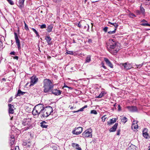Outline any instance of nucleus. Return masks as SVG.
<instances>
[{
  "instance_id": "1",
  "label": "nucleus",
  "mask_w": 150,
  "mask_h": 150,
  "mask_svg": "<svg viewBox=\"0 0 150 150\" xmlns=\"http://www.w3.org/2000/svg\"><path fill=\"white\" fill-rule=\"evenodd\" d=\"M114 39L110 40L107 43V48L108 51L112 54L116 55L120 50L118 43Z\"/></svg>"
},
{
  "instance_id": "2",
  "label": "nucleus",
  "mask_w": 150,
  "mask_h": 150,
  "mask_svg": "<svg viewBox=\"0 0 150 150\" xmlns=\"http://www.w3.org/2000/svg\"><path fill=\"white\" fill-rule=\"evenodd\" d=\"M42 110L40 112L41 117V118H44L48 116L53 112V109L52 107L48 106L44 107L42 106Z\"/></svg>"
},
{
  "instance_id": "3",
  "label": "nucleus",
  "mask_w": 150,
  "mask_h": 150,
  "mask_svg": "<svg viewBox=\"0 0 150 150\" xmlns=\"http://www.w3.org/2000/svg\"><path fill=\"white\" fill-rule=\"evenodd\" d=\"M44 86L43 87L44 88V92L47 93L51 90L53 87V84L49 79H45L43 81Z\"/></svg>"
},
{
  "instance_id": "4",
  "label": "nucleus",
  "mask_w": 150,
  "mask_h": 150,
  "mask_svg": "<svg viewBox=\"0 0 150 150\" xmlns=\"http://www.w3.org/2000/svg\"><path fill=\"white\" fill-rule=\"evenodd\" d=\"M31 119L29 118L24 119L22 121L23 125L24 126L23 128L24 130H26L32 128L31 122Z\"/></svg>"
},
{
  "instance_id": "5",
  "label": "nucleus",
  "mask_w": 150,
  "mask_h": 150,
  "mask_svg": "<svg viewBox=\"0 0 150 150\" xmlns=\"http://www.w3.org/2000/svg\"><path fill=\"white\" fill-rule=\"evenodd\" d=\"M42 106H44L42 104H39L35 106L32 111L33 114L34 115L37 116H38L40 114V115Z\"/></svg>"
},
{
  "instance_id": "6",
  "label": "nucleus",
  "mask_w": 150,
  "mask_h": 150,
  "mask_svg": "<svg viewBox=\"0 0 150 150\" xmlns=\"http://www.w3.org/2000/svg\"><path fill=\"white\" fill-rule=\"evenodd\" d=\"M92 132V129L90 128L86 130L82 134L83 137L84 138H91Z\"/></svg>"
},
{
  "instance_id": "7",
  "label": "nucleus",
  "mask_w": 150,
  "mask_h": 150,
  "mask_svg": "<svg viewBox=\"0 0 150 150\" xmlns=\"http://www.w3.org/2000/svg\"><path fill=\"white\" fill-rule=\"evenodd\" d=\"M14 38L16 41V42L17 46L18 49V50L21 49V43L20 41L18 39V37L16 33H14Z\"/></svg>"
},
{
  "instance_id": "8",
  "label": "nucleus",
  "mask_w": 150,
  "mask_h": 150,
  "mask_svg": "<svg viewBox=\"0 0 150 150\" xmlns=\"http://www.w3.org/2000/svg\"><path fill=\"white\" fill-rule=\"evenodd\" d=\"M82 128L81 127H76L72 131V133L74 134L79 135L82 132Z\"/></svg>"
},
{
  "instance_id": "9",
  "label": "nucleus",
  "mask_w": 150,
  "mask_h": 150,
  "mask_svg": "<svg viewBox=\"0 0 150 150\" xmlns=\"http://www.w3.org/2000/svg\"><path fill=\"white\" fill-rule=\"evenodd\" d=\"M30 86H33L38 82V79L36 76H33L30 78Z\"/></svg>"
},
{
  "instance_id": "10",
  "label": "nucleus",
  "mask_w": 150,
  "mask_h": 150,
  "mask_svg": "<svg viewBox=\"0 0 150 150\" xmlns=\"http://www.w3.org/2000/svg\"><path fill=\"white\" fill-rule=\"evenodd\" d=\"M131 128L134 132H137V129L138 128V125L137 122L135 121H133L131 126Z\"/></svg>"
},
{
  "instance_id": "11",
  "label": "nucleus",
  "mask_w": 150,
  "mask_h": 150,
  "mask_svg": "<svg viewBox=\"0 0 150 150\" xmlns=\"http://www.w3.org/2000/svg\"><path fill=\"white\" fill-rule=\"evenodd\" d=\"M126 108L128 109L129 111L131 112H136L137 110V108L136 106H127L126 107Z\"/></svg>"
},
{
  "instance_id": "12",
  "label": "nucleus",
  "mask_w": 150,
  "mask_h": 150,
  "mask_svg": "<svg viewBox=\"0 0 150 150\" xmlns=\"http://www.w3.org/2000/svg\"><path fill=\"white\" fill-rule=\"evenodd\" d=\"M120 65H122L124 67V69L127 70L131 69L132 67L131 65L130 64H127L126 62L125 63L121 64Z\"/></svg>"
},
{
  "instance_id": "13",
  "label": "nucleus",
  "mask_w": 150,
  "mask_h": 150,
  "mask_svg": "<svg viewBox=\"0 0 150 150\" xmlns=\"http://www.w3.org/2000/svg\"><path fill=\"white\" fill-rule=\"evenodd\" d=\"M52 94L55 96H59L61 94L62 91L59 90L57 89H53L52 90Z\"/></svg>"
},
{
  "instance_id": "14",
  "label": "nucleus",
  "mask_w": 150,
  "mask_h": 150,
  "mask_svg": "<svg viewBox=\"0 0 150 150\" xmlns=\"http://www.w3.org/2000/svg\"><path fill=\"white\" fill-rule=\"evenodd\" d=\"M9 107V114H13L14 112V106L11 104H9L8 105Z\"/></svg>"
},
{
  "instance_id": "15",
  "label": "nucleus",
  "mask_w": 150,
  "mask_h": 150,
  "mask_svg": "<svg viewBox=\"0 0 150 150\" xmlns=\"http://www.w3.org/2000/svg\"><path fill=\"white\" fill-rule=\"evenodd\" d=\"M118 125V124L117 123H115L112 128H111L109 129V131L110 132H115L117 128Z\"/></svg>"
},
{
  "instance_id": "16",
  "label": "nucleus",
  "mask_w": 150,
  "mask_h": 150,
  "mask_svg": "<svg viewBox=\"0 0 150 150\" xmlns=\"http://www.w3.org/2000/svg\"><path fill=\"white\" fill-rule=\"evenodd\" d=\"M104 60L106 62L107 65L111 68H113V65L109 61V60L107 58H105Z\"/></svg>"
},
{
  "instance_id": "17",
  "label": "nucleus",
  "mask_w": 150,
  "mask_h": 150,
  "mask_svg": "<svg viewBox=\"0 0 150 150\" xmlns=\"http://www.w3.org/2000/svg\"><path fill=\"white\" fill-rule=\"evenodd\" d=\"M141 22L143 23H141L140 24V25H141L144 26H150V24L148 23H147V21H146L145 19H143V20H142L141 21Z\"/></svg>"
},
{
  "instance_id": "18",
  "label": "nucleus",
  "mask_w": 150,
  "mask_h": 150,
  "mask_svg": "<svg viewBox=\"0 0 150 150\" xmlns=\"http://www.w3.org/2000/svg\"><path fill=\"white\" fill-rule=\"evenodd\" d=\"M25 0H19L18 6L21 9L23 7Z\"/></svg>"
},
{
  "instance_id": "19",
  "label": "nucleus",
  "mask_w": 150,
  "mask_h": 150,
  "mask_svg": "<svg viewBox=\"0 0 150 150\" xmlns=\"http://www.w3.org/2000/svg\"><path fill=\"white\" fill-rule=\"evenodd\" d=\"M117 118H113L110 120V121L107 122L108 125H110L115 122L117 120Z\"/></svg>"
},
{
  "instance_id": "20",
  "label": "nucleus",
  "mask_w": 150,
  "mask_h": 150,
  "mask_svg": "<svg viewBox=\"0 0 150 150\" xmlns=\"http://www.w3.org/2000/svg\"><path fill=\"white\" fill-rule=\"evenodd\" d=\"M147 129L146 128H145L143 131V135L144 137L146 138H147L148 137V134L147 133Z\"/></svg>"
},
{
  "instance_id": "21",
  "label": "nucleus",
  "mask_w": 150,
  "mask_h": 150,
  "mask_svg": "<svg viewBox=\"0 0 150 150\" xmlns=\"http://www.w3.org/2000/svg\"><path fill=\"white\" fill-rule=\"evenodd\" d=\"M72 146L73 147H76V149H77V150H82L81 149V148L80 147H79V145L77 144H76V143H73L72 144Z\"/></svg>"
},
{
  "instance_id": "22",
  "label": "nucleus",
  "mask_w": 150,
  "mask_h": 150,
  "mask_svg": "<svg viewBox=\"0 0 150 150\" xmlns=\"http://www.w3.org/2000/svg\"><path fill=\"white\" fill-rule=\"evenodd\" d=\"M106 93L105 91H103L100 93L98 96L96 97V98H100L103 96H104Z\"/></svg>"
},
{
  "instance_id": "23",
  "label": "nucleus",
  "mask_w": 150,
  "mask_h": 150,
  "mask_svg": "<svg viewBox=\"0 0 150 150\" xmlns=\"http://www.w3.org/2000/svg\"><path fill=\"white\" fill-rule=\"evenodd\" d=\"M46 123L45 121H43L40 123V126L43 128H47L48 126L46 125Z\"/></svg>"
},
{
  "instance_id": "24",
  "label": "nucleus",
  "mask_w": 150,
  "mask_h": 150,
  "mask_svg": "<svg viewBox=\"0 0 150 150\" xmlns=\"http://www.w3.org/2000/svg\"><path fill=\"white\" fill-rule=\"evenodd\" d=\"M45 39L46 40L48 44L49 45L51 44L50 41L51 40V38L49 36H46L45 37Z\"/></svg>"
},
{
  "instance_id": "25",
  "label": "nucleus",
  "mask_w": 150,
  "mask_h": 150,
  "mask_svg": "<svg viewBox=\"0 0 150 150\" xmlns=\"http://www.w3.org/2000/svg\"><path fill=\"white\" fill-rule=\"evenodd\" d=\"M25 93V92H22L20 89H19L16 95V97L21 96V95H23Z\"/></svg>"
},
{
  "instance_id": "26",
  "label": "nucleus",
  "mask_w": 150,
  "mask_h": 150,
  "mask_svg": "<svg viewBox=\"0 0 150 150\" xmlns=\"http://www.w3.org/2000/svg\"><path fill=\"white\" fill-rule=\"evenodd\" d=\"M121 122L123 124H125L127 121V118L125 117H122Z\"/></svg>"
},
{
  "instance_id": "27",
  "label": "nucleus",
  "mask_w": 150,
  "mask_h": 150,
  "mask_svg": "<svg viewBox=\"0 0 150 150\" xmlns=\"http://www.w3.org/2000/svg\"><path fill=\"white\" fill-rule=\"evenodd\" d=\"M53 26L52 25H48L47 27V30L48 32H50L52 31L53 28Z\"/></svg>"
},
{
  "instance_id": "28",
  "label": "nucleus",
  "mask_w": 150,
  "mask_h": 150,
  "mask_svg": "<svg viewBox=\"0 0 150 150\" xmlns=\"http://www.w3.org/2000/svg\"><path fill=\"white\" fill-rule=\"evenodd\" d=\"M128 150H136V146L132 145L130 146L128 148Z\"/></svg>"
},
{
  "instance_id": "29",
  "label": "nucleus",
  "mask_w": 150,
  "mask_h": 150,
  "mask_svg": "<svg viewBox=\"0 0 150 150\" xmlns=\"http://www.w3.org/2000/svg\"><path fill=\"white\" fill-rule=\"evenodd\" d=\"M108 23L109 24L112 25L115 27V28H116V29H117V27H118V26L117 24L115 23H112L110 21H109L108 22Z\"/></svg>"
},
{
  "instance_id": "30",
  "label": "nucleus",
  "mask_w": 150,
  "mask_h": 150,
  "mask_svg": "<svg viewBox=\"0 0 150 150\" xmlns=\"http://www.w3.org/2000/svg\"><path fill=\"white\" fill-rule=\"evenodd\" d=\"M91 60V57L90 56L88 55L86 59V62L88 63L90 62Z\"/></svg>"
},
{
  "instance_id": "31",
  "label": "nucleus",
  "mask_w": 150,
  "mask_h": 150,
  "mask_svg": "<svg viewBox=\"0 0 150 150\" xmlns=\"http://www.w3.org/2000/svg\"><path fill=\"white\" fill-rule=\"evenodd\" d=\"M15 142V139H10V145L11 146V147L14 144Z\"/></svg>"
},
{
  "instance_id": "32",
  "label": "nucleus",
  "mask_w": 150,
  "mask_h": 150,
  "mask_svg": "<svg viewBox=\"0 0 150 150\" xmlns=\"http://www.w3.org/2000/svg\"><path fill=\"white\" fill-rule=\"evenodd\" d=\"M30 28L35 33V34L37 36H39V35L38 33V32L37 31V30L35 29H34V28Z\"/></svg>"
},
{
  "instance_id": "33",
  "label": "nucleus",
  "mask_w": 150,
  "mask_h": 150,
  "mask_svg": "<svg viewBox=\"0 0 150 150\" xmlns=\"http://www.w3.org/2000/svg\"><path fill=\"white\" fill-rule=\"evenodd\" d=\"M87 107V105H86L83 107L82 108H81L79 110H78V111L80 112V111H83L84 109L86 108Z\"/></svg>"
},
{
  "instance_id": "34",
  "label": "nucleus",
  "mask_w": 150,
  "mask_h": 150,
  "mask_svg": "<svg viewBox=\"0 0 150 150\" xmlns=\"http://www.w3.org/2000/svg\"><path fill=\"white\" fill-rule=\"evenodd\" d=\"M140 12L143 14H144L145 9L143 7H142L141 6L140 7Z\"/></svg>"
},
{
  "instance_id": "35",
  "label": "nucleus",
  "mask_w": 150,
  "mask_h": 150,
  "mask_svg": "<svg viewBox=\"0 0 150 150\" xmlns=\"http://www.w3.org/2000/svg\"><path fill=\"white\" fill-rule=\"evenodd\" d=\"M117 30L116 28H115L114 30L112 31H110L108 32V33L109 34H112L115 33L116 32V30Z\"/></svg>"
},
{
  "instance_id": "36",
  "label": "nucleus",
  "mask_w": 150,
  "mask_h": 150,
  "mask_svg": "<svg viewBox=\"0 0 150 150\" xmlns=\"http://www.w3.org/2000/svg\"><path fill=\"white\" fill-rule=\"evenodd\" d=\"M9 4L11 5H13L14 4L13 1L12 0H6Z\"/></svg>"
},
{
  "instance_id": "37",
  "label": "nucleus",
  "mask_w": 150,
  "mask_h": 150,
  "mask_svg": "<svg viewBox=\"0 0 150 150\" xmlns=\"http://www.w3.org/2000/svg\"><path fill=\"white\" fill-rule=\"evenodd\" d=\"M91 114H93L95 115H96L97 114L96 111L95 110H91Z\"/></svg>"
},
{
  "instance_id": "38",
  "label": "nucleus",
  "mask_w": 150,
  "mask_h": 150,
  "mask_svg": "<svg viewBox=\"0 0 150 150\" xmlns=\"http://www.w3.org/2000/svg\"><path fill=\"white\" fill-rule=\"evenodd\" d=\"M24 24H25V29L26 30H29V29L28 28V25L26 24V23H25V22H24Z\"/></svg>"
},
{
  "instance_id": "39",
  "label": "nucleus",
  "mask_w": 150,
  "mask_h": 150,
  "mask_svg": "<svg viewBox=\"0 0 150 150\" xmlns=\"http://www.w3.org/2000/svg\"><path fill=\"white\" fill-rule=\"evenodd\" d=\"M129 16L130 17L132 18H133L134 17H136V16L135 15L132 13L129 14Z\"/></svg>"
},
{
  "instance_id": "40",
  "label": "nucleus",
  "mask_w": 150,
  "mask_h": 150,
  "mask_svg": "<svg viewBox=\"0 0 150 150\" xmlns=\"http://www.w3.org/2000/svg\"><path fill=\"white\" fill-rule=\"evenodd\" d=\"M46 26L45 24H42L41 25L40 28L41 29L45 28H46Z\"/></svg>"
},
{
  "instance_id": "41",
  "label": "nucleus",
  "mask_w": 150,
  "mask_h": 150,
  "mask_svg": "<svg viewBox=\"0 0 150 150\" xmlns=\"http://www.w3.org/2000/svg\"><path fill=\"white\" fill-rule=\"evenodd\" d=\"M31 142L29 141L28 142L27 145V147L28 148H29L31 145V144L30 143Z\"/></svg>"
},
{
  "instance_id": "42",
  "label": "nucleus",
  "mask_w": 150,
  "mask_h": 150,
  "mask_svg": "<svg viewBox=\"0 0 150 150\" xmlns=\"http://www.w3.org/2000/svg\"><path fill=\"white\" fill-rule=\"evenodd\" d=\"M143 65V63H142L141 64H136V66L137 67V68H139V67H141Z\"/></svg>"
},
{
  "instance_id": "43",
  "label": "nucleus",
  "mask_w": 150,
  "mask_h": 150,
  "mask_svg": "<svg viewBox=\"0 0 150 150\" xmlns=\"http://www.w3.org/2000/svg\"><path fill=\"white\" fill-rule=\"evenodd\" d=\"M105 116V115H103L101 118L102 119V120L103 122H104L106 120V119L107 118V117H105L104 119H103V118Z\"/></svg>"
},
{
  "instance_id": "44",
  "label": "nucleus",
  "mask_w": 150,
  "mask_h": 150,
  "mask_svg": "<svg viewBox=\"0 0 150 150\" xmlns=\"http://www.w3.org/2000/svg\"><path fill=\"white\" fill-rule=\"evenodd\" d=\"M67 53L68 54H71V55L73 54V52L72 51H68L67 52Z\"/></svg>"
},
{
  "instance_id": "45",
  "label": "nucleus",
  "mask_w": 150,
  "mask_h": 150,
  "mask_svg": "<svg viewBox=\"0 0 150 150\" xmlns=\"http://www.w3.org/2000/svg\"><path fill=\"white\" fill-rule=\"evenodd\" d=\"M108 27H105L104 28H103V30L105 32H106L107 31V30H108Z\"/></svg>"
},
{
  "instance_id": "46",
  "label": "nucleus",
  "mask_w": 150,
  "mask_h": 150,
  "mask_svg": "<svg viewBox=\"0 0 150 150\" xmlns=\"http://www.w3.org/2000/svg\"><path fill=\"white\" fill-rule=\"evenodd\" d=\"M120 129L117 130V135H120Z\"/></svg>"
},
{
  "instance_id": "47",
  "label": "nucleus",
  "mask_w": 150,
  "mask_h": 150,
  "mask_svg": "<svg viewBox=\"0 0 150 150\" xmlns=\"http://www.w3.org/2000/svg\"><path fill=\"white\" fill-rule=\"evenodd\" d=\"M10 139H14V135H12L10 136Z\"/></svg>"
},
{
  "instance_id": "48",
  "label": "nucleus",
  "mask_w": 150,
  "mask_h": 150,
  "mask_svg": "<svg viewBox=\"0 0 150 150\" xmlns=\"http://www.w3.org/2000/svg\"><path fill=\"white\" fill-rule=\"evenodd\" d=\"M102 67L104 69H106V67L105 66L104 64L103 63H102Z\"/></svg>"
},
{
  "instance_id": "49",
  "label": "nucleus",
  "mask_w": 150,
  "mask_h": 150,
  "mask_svg": "<svg viewBox=\"0 0 150 150\" xmlns=\"http://www.w3.org/2000/svg\"><path fill=\"white\" fill-rule=\"evenodd\" d=\"M15 52H11L10 53V54L15 55Z\"/></svg>"
},
{
  "instance_id": "50",
  "label": "nucleus",
  "mask_w": 150,
  "mask_h": 150,
  "mask_svg": "<svg viewBox=\"0 0 150 150\" xmlns=\"http://www.w3.org/2000/svg\"><path fill=\"white\" fill-rule=\"evenodd\" d=\"M18 57L17 56H15L13 58L14 59H16L17 60H18Z\"/></svg>"
},
{
  "instance_id": "51",
  "label": "nucleus",
  "mask_w": 150,
  "mask_h": 150,
  "mask_svg": "<svg viewBox=\"0 0 150 150\" xmlns=\"http://www.w3.org/2000/svg\"><path fill=\"white\" fill-rule=\"evenodd\" d=\"M118 110L120 111V110L121 107L120 105H118Z\"/></svg>"
},
{
  "instance_id": "52",
  "label": "nucleus",
  "mask_w": 150,
  "mask_h": 150,
  "mask_svg": "<svg viewBox=\"0 0 150 150\" xmlns=\"http://www.w3.org/2000/svg\"><path fill=\"white\" fill-rule=\"evenodd\" d=\"M60 0H53V1L55 2V3H57Z\"/></svg>"
},
{
  "instance_id": "53",
  "label": "nucleus",
  "mask_w": 150,
  "mask_h": 150,
  "mask_svg": "<svg viewBox=\"0 0 150 150\" xmlns=\"http://www.w3.org/2000/svg\"><path fill=\"white\" fill-rule=\"evenodd\" d=\"M92 40L91 39H89L88 40V42L91 43L92 42Z\"/></svg>"
},
{
  "instance_id": "54",
  "label": "nucleus",
  "mask_w": 150,
  "mask_h": 150,
  "mask_svg": "<svg viewBox=\"0 0 150 150\" xmlns=\"http://www.w3.org/2000/svg\"><path fill=\"white\" fill-rule=\"evenodd\" d=\"M72 112L73 113H74L75 112H79V111H78V110L76 111H72Z\"/></svg>"
},
{
  "instance_id": "55",
  "label": "nucleus",
  "mask_w": 150,
  "mask_h": 150,
  "mask_svg": "<svg viewBox=\"0 0 150 150\" xmlns=\"http://www.w3.org/2000/svg\"><path fill=\"white\" fill-rule=\"evenodd\" d=\"M27 143L26 142L23 143V145L24 146L27 145Z\"/></svg>"
},
{
  "instance_id": "56",
  "label": "nucleus",
  "mask_w": 150,
  "mask_h": 150,
  "mask_svg": "<svg viewBox=\"0 0 150 150\" xmlns=\"http://www.w3.org/2000/svg\"><path fill=\"white\" fill-rule=\"evenodd\" d=\"M12 100V98H11L9 99V102L11 101Z\"/></svg>"
},
{
  "instance_id": "57",
  "label": "nucleus",
  "mask_w": 150,
  "mask_h": 150,
  "mask_svg": "<svg viewBox=\"0 0 150 150\" xmlns=\"http://www.w3.org/2000/svg\"><path fill=\"white\" fill-rule=\"evenodd\" d=\"M63 87H65V88L68 87V86H67L65 84H64Z\"/></svg>"
},
{
  "instance_id": "58",
  "label": "nucleus",
  "mask_w": 150,
  "mask_h": 150,
  "mask_svg": "<svg viewBox=\"0 0 150 150\" xmlns=\"http://www.w3.org/2000/svg\"><path fill=\"white\" fill-rule=\"evenodd\" d=\"M2 42L0 40V47H1V45H2Z\"/></svg>"
},
{
  "instance_id": "59",
  "label": "nucleus",
  "mask_w": 150,
  "mask_h": 150,
  "mask_svg": "<svg viewBox=\"0 0 150 150\" xmlns=\"http://www.w3.org/2000/svg\"><path fill=\"white\" fill-rule=\"evenodd\" d=\"M67 88H69V89H71H71H72V88L71 87H70L68 86V87H67Z\"/></svg>"
},
{
  "instance_id": "60",
  "label": "nucleus",
  "mask_w": 150,
  "mask_h": 150,
  "mask_svg": "<svg viewBox=\"0 0 150 150\" xmlns=\"http://www.w3.org/2000/svg\"><path fill=\"white\" fill-rule=\"evenodd\" d=\"M13 148H14V147H13V146H12L11 148V150H13Z\"/></svg>"
},
{
  "instance_id": "61",
  "label": "nucleus",
  "mask_w": 150,
  "mask_h": 150,
  "mask_svg": "<svg viewBox=\"0 0 150 150\" xmlns=\"http://www.w3.org/2000/svg\"><path fill=\"white\" fill-rule=\"evenodd\" d=\"M73 108H74V107H71V108H70V109L71 110H72V109H73Z\"/></svg>"
},
{
  "instance_id": "62",
  "label": "nucleus",
  "mask_w": 150,
  "mask_h": 150,
  "mask_svg": "<svg viewBox=\"0 0 150 150\" xmlns=\"http://www.w3.org/2000/svg\"><path fill=\"white\" fill-rule=\"evenodd\" d=\"M78 26L79 27H81V25L79 23L78 24Z\"/></svg>"
},
{
  "instance_id": "63",
  "label": "nucleus",
  "mask_w": 150,
  "mask_h": 150,
  "mask_svg": "<svg viewBox=\"0 0 150 150\" xmlns=\"http://www.w3.org/2000/svg\"><path fill=\"white\" fill-rule=\"evenodd\" d=\"M137 13L139 14L140 13V12L139 11H137Z\"/></svg>"
},
{
  "instance_id": "64",
  "label": "nucleus",
  "mask_w": 150,
  "mask_h": 150,
  "mask_svg": "<svg viewBox=\"0 0 150 150\" xmlns=\"http://www.w3.org/2000/svg\"><path fill=\"white\" fill-rule=\"evenodd\" d=\"M148 150H150V146L149 147L148 149Z\"/></svg>"
}]
</instances>
